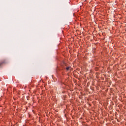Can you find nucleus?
I'll list each match as a JSON object with an SVG mask.
<instances>
[{
    "mask_svg": "<svg viewBox=\"0 0 126 126\" xmlns=\"http://www.w3.org/2000/svg\"><path fill=\"white\" fill-rule=\"evenodd\" d=\"M6 62L5 60H3V61H2L0 63V66H2V64H4V63H6Z\"/></svg>",
    "mask_w": 126,
    "mask_h": 126,
    "instance_id": "nucleus-1",
    "label": "nucleus"
},
{
    "mask_svg": "<svg viewBox=\"0 0 126 126\" xmlns=\"http://www.w3.org/2000/svg\"><path fill=\"white\" fill-rule=\"evenodd\" d=\"M70 67H67L66 68V70H69Z\"/></svg>",
    "mask_w": 126,
    "mask_h": 126,
    "instance_id": "nucleus-2",
    "label": "nucleus"
}]
</instances>
